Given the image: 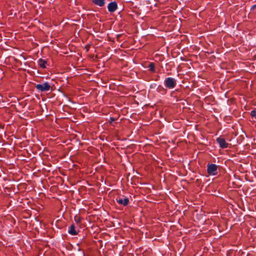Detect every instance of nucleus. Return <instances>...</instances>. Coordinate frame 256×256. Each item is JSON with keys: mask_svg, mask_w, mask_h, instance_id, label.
Returning a JSON list of instances; mask_svg holds the SVG:
<instances>
[{"mask_svg": "<svg viewBox=\"0 0 256 256\" xmlns=\"http://www.w3.org/2000/svg\"><path fill=\"white\" fill-rule=\"evenodd\" d=\"M46 62L42 58H40L38 60V64L42 68H45L46 67Z\"/></svg>", "mask_w": 256, "mask_h": 256, "instance_id": "1a4fd4ad", "label": "nucleus"}, {"mask_svg": "<svg viewBox=\"0 0 256 256\" xmlns=\"http://www.w3.org/2000/svg\"><path fill=\"white\" fill-rule=\"evenodd\" d=\"M216 141L219 144L220 148H225L228 147V144L226 142L224 138H218L216 139Z\"/></svg>", "mask_w": 256, "mask_h": 256, "instance_id": "39448f33", "label": "nucleus"}, {"mask_svg": "<svg viewBox=\"0 0 256 256\" xmlns=\"http://www.w3.org/2000/svg\"><path fill=\"white\" fill-rule=\"evenodd\" d=\"M164 86L168 89L174 88L176 84V80L173 78H166L164 82Z\"/></svg>", "mask_w": 256, "mask_h": 256, "instance_id": "f257e3e1", "label": "nucleus"}, {"mask_svg": "<svg viewBox=\"0 0 256 256\" xmlns=\"http://www.w3.org/2000/svg\"><path fill=\"white\" fill-rule=\"evenodd\" d=\"M36 88L38 90L43 92L48 91L50 88V86L48 82H46L42 84H37Z\"/></svg>", "mask_w": 256, "mask_h": 256, "instance_id": "7ed1b4c3", "label": "nucleus"}, {"mask_svg": "<svg viewBox=\"0 0 256 256\" xmlns=\"http://www.w3.org/2000/svg\"><path fill=\"white\" fill-rule=\"evenodd\" d=\"M74 220H75V221L77 222V223H78L80 222V219L79 218H74Z\"/></svg>", "mask_w": 256, "mask_h": 256, "instance_id": "f8f14e48", "label": "nucleus"}, {"mask_svg": "<svg viewBox=\"0 0 256 256\" xmlns=\"http://www.w3.org/2000/svg\"><path fill=\"white\" fill-rule=\"evenodd\" d=\"M92 2L95 5L100 7H102L105 4V0H92Z\"/></svg>", "mask_w": 256, "mask_h": 256, "instance_id": "0eeeda50", "label": "nucleus"}, {"mask_svg": "<svg viewBox=\"0 0 256 256\" xmlns=\"http://www.w3.org/2000/svg\"><path fill=\"white\" fill-rule=\"evenodd\" d=\"M82 254H83V256H85V254H84V251H82Z\"/></svg>", "mask_w": 256, "mask_h": 256, "instance_id": "4468645a", "label": "nucleus"}, {"mask_svg": "<svg viewBox=\"0 0 256 256\" xmlns=\"http://www.w3.org/2000/svg\"><path fill=\"white\" fill-rule=\"evenodd\" d=\"M119 204L124 205V206H127L129 202V199L125 198H120L117 200Z\"/></svg>", "mask_w": 256, "mask_h": 256, "instance_id": "423d86ee", "label": "nucleus"}, {"mask_svg": "<svg viewBox=\"0 0 256 256\" xmlns=\"http://www.w3.org/2000/svg\"><path fill=\"white\" fill-rule=\"evenodd\" d=\"M68 233L72 236H76L77 234V232L75 230V226L74 224H72L69 228Z\"/></svg>", "mask_w": 256, "mask_h": 256, "instance_id": "6e6552de", "label": "nucleus"}, {"mask_svg": "<svg viewBox=\"0 0 256 256\" xmlns=\"http://www.w3.org/2000/svg\"><path fill=\"white\" fill-rule=\"evenodd\" d=\"M149 70L152 72H155V66L153 62H151L148 66Z\"/></svg>", "mask_w": 256, "mask_h": 256, "instance_id": "9d476101", "label": "nucleus"}, {"mask_svg": "<svg viewBox=\"0 0 256 256\" xmlns=\"http://www.w3.org/2000/svg\"><path fill=\"white\" fill-rule=\"evenodd\" d=\"M250 115L252 117H254L256 118V111L253 110L251 112Z\"/></svg>", "mask_w": 256, "mask_h": 256, "instance_id": "9b49d317", "label": "nucleus"}, {"mask_svg": "<svg viewBox=\"0 0 256 256\" xmlns=\"http://www.w3.org/2000/svg\"><path fill=\"white\" fill-rule=\"evenodd\" d=\"M207 172L210 176H216L218 173V166L215 164H208Z\"/></svg>", "mask_w": 256, "mask_h": 256, "instance_id": "f03ea898", "label": "nucleus"}, {"mask_svg": "<svg viewBox=\"0 0 256 256\" xmlns=\"http://www.w3.org/2000/svg\"><path fill=\"white\" fill-rule=\"evenodd\" d=\"M254 8H256V4L253 5L251 8V9H254Z\"/></svg>", "mask_w": 256, "mask_h": 256, "instance_id": "ddd939ff", "label": "nucleus"}, {"mask_svg": "<svg viewBox=\"0 0 256 256\" xmlns=\"http://www.w3.org/2000/svg\"><path fill=\"white\" fill-rule=\"evenodd\" d=\"M118 8V4L116 2H112L108 4V9L109 12H114Z\"/></svg>", "mask_w": 256, "mask_h": 256, "instance_id": "20e7f679", "label": "nucleus"}]
</instances>
